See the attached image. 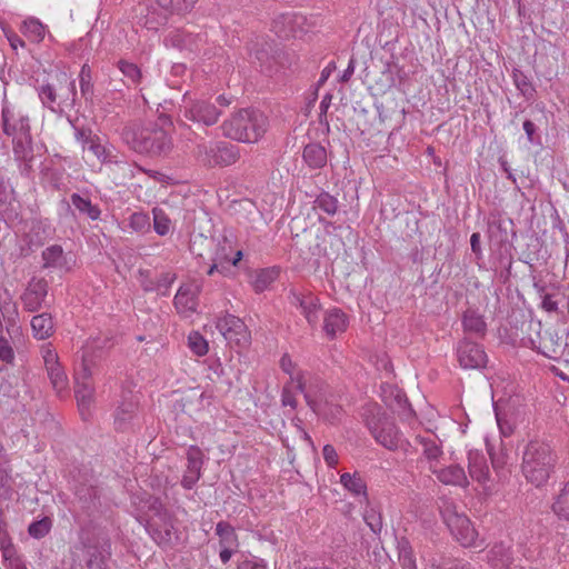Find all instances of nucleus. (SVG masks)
<instances>
[{"label": "nucleus", "instance_id": "obj_1", "mask_svg": "<svg viewBox=\"0 0 569 569\" xmlns=\"http://www.w3.org/2000/svg\"><path fill=\"white\" fill-rule=\"evenodd\" d=\"M120 136L123 143L139 154L166 157L173 148L170 133L157 121L129 123L122 128Z\"/></svg>", "mask_w": 569, "mask_h": 569}, {"label": "nucleus", "instance_id": "obj_2", "mask_svg": "<svg viewBox=\"0 0 569 569\" xmlns=\"http://www.w3.org/2000/svg\"><path fill=\"white\" fill-rule=\"evenodd\" d=\"M198 0H142L133 9L137 24L150 31L164 27L171 16L190 12Z\"/></svg>", "mask_w": 569, "mask_h": 569}, {"label": "nucleus", "instance_id": "obj_3", "mask_svg": "<svg viewBox=\"0 0 569 569\" xmlns=\"http://www.w3.org/2000/svg\"><path fill=\"white\" fill-rule=\"evenodd\" d=\"M268 128V117L254 108L240 109L221 124L224 137L244 143L258 142Z\"/></svg>", "mask_w": 569, "mask_h": 569}, {"label": "nucleus", "instance_id": "obj_4", "mask_svg": "<svg viewBox=\"0 0 569 569\" xmlns=\"http://www.w3.org/2000/svg\"><path fill=\"white\" fill-rule=\"evenodd\" d=\"M70 569H109L111 541L108 536L84 535L71 547Z\"/></svg>", "mask_w": 569, "mask_h": 569}, {"label": "nucleus", "instance_id": "obj_5", "mask_svg": "<svg viewBox=\"0 0 569 569\" xmlns=\"http://www.w3.org/2000/svg\"><path fill=\"white\" fill-rule=\"evenodd\" d=\"M556 460L557 456L548 443L531 440L522 452L521 471L529 482L540 487L549 479Z\"/></svg>", "mask_w": 569, "mask_h": 569}, {"label": "nucleus", "instance_id": "obj_6", "mask_svg": "<svg viewBox=\"0 0 569 569\" xmlns=\"http://www.w3.org/2000/svg\"><path fill=\"white\" fill-rule=\"evenodd\" d=\"M366 426L373 439L383 448L396 451L408 450L410 443L403 438L395 420L380 409L370 411L366 417Z\"/></svg>", "mask_w": 569, "mask_h": 569}, {"label": "nucleus", "instance_id": "obj_7", "mask_svg": "<svg viewBox=\"0 0 569 569\" xmlns=\"http://www.w3.org/2000/svg\"><path fill=\"white\" fill-rule=\"evenodd\" d=\"M250 63L261 73L272 77L288 62V57L281 47L264 38H257L249 47Z\"/></svg>", "mask_w": 569, "mask_h": 569}, {"label": "nucleus", "instance_id": "obj_8", "mask_svg": "<svg viewBox=\"0 0 569 569\" xmlns=\"http://www.w3.org/2000/svg\"><path fill=\"white\" fill-rule=\"evenodd\" d=\"M221 110L207 99H183L182 104L179 107V120L180 127L190 128L188 121L211 127L216 124L221 116Z\"/></svg>", "mask_w": 569, "mask_h": 569}, {"label": "nucleus", "instance_id": "obj_9", "mask_svg": "<svg viewBox=\"0 0 569 569\" xmlns=\"http://www.w3.org/2000/svg\"><path fill=\"white\" fill-rule=\"evenodd\" d=\"M113 426L119 432H134L141 427L139 398L131 391H123L113 413Z\"/></svg>", "mask_w": 569, "mask_h": 569}, {"label": "nucleus", "instance_id": "obj_10", "mask_svg": "<svg viewBox=\"0 0 569 569\" xmlns=\"http://www.w3.org/2000/svg\"><path fill=\"white\" fill-rule=\"evenodd\" d=\"M68 96L58 94L57 88L51 83H44L37 88L42 106L51 112L62 114L66 109H73L77 102L76 80L67 81Z\"/></svg>", "mask_w": 569, "mask_h": 569}, {"label": "nucleus", "instance_id": "obj_11", "mask_svg": "<svg viewBox=\"0 0 569 569\" xmlns=\"http://www.w3.org/2000/svg\"><path fill=\"white\" fill-rule=\"evenodd\" d=\"M216 328L229 345H234L239 348H247L250 345V331L239 317L226 313L218 318Z\"/></svg>", "mask_w": 569, "mask_h": 569}, {"label": "nucleus", "instance_id": "obj_12", "mask_svg": "<svg viewBox=\"0 0 569 569\" xmlns=\"http://www.w3.org/2000/svg\"><path fill=\"white\" fill-rule=\"evenodd\" d=\"M443 519L451 535L461 546L471 547L475 545L478 533L467 516L447 509Z\"/></svg>", "mask_w": 569, "mask_h": 569}, {"label": "nucleus", "instance_id": "obj_13", "mask_svg": "<svg viewBox=\"0 0 569 569\" xmlns=\"http://www.w3.org/2000/svg\"><path fill=\"white\" fill-rule=\"evenodd\" d=\"M456 355L459 366L462 369H482L488 362L483 347L468 338L458 341Z\"/></svg>", "mask_w": 569, "mask_h": 569}, {"label": "nucleus", "instance_id": "obj_14", "mask_svg": "<svg viewBox=\"0 0 569 569\" xmlns=\"http://www.w3.org/2000/svg\"><path fill=\"white\" fill-rule=\"evenodd\" d=\"M1 127L3 133L12 138L31 133L29 116L16 110V108L8 102H3L2 104Z\"/></svg>", "mask_w": 569, "mask_h": 569}, {"label": "nucleus", "instance_id": "obj_15", "mask_svg": "<svg viewBox=\"0 0 569 569\" xmlns=\"http://www.w3.org/2000/svg\"><path fill=\"white\" fill-rule=\"evenodd\" d=\"M74 128V138L78 142H80L83 149H88L91 151L101 162L104 163H117L118 160L116 156L111 153L109 149L100 143V139L98 136L92 134V130L87 127H77L72 124Z\"/></svg>", "mask_w": 569, "mask_h": 569}, {"label": "nucleus", "instance_id": "obj_16", "mask_svg": "<svg viewBox=\"0 0 569 569\" xmlns=\"http://www.w3.org/2000/svg\"><path fill=\"white\" fill-rule=\"evenodd\" d=\"M288 299L291 306L300 309L301 313L311 327L317 326L321 310L318 297L309 291L298 292L291 290Z\"/></svg>", "mask_w": 569, "mask_h": 569}, {"label": "nucleus", "instance_id": "obj_17", "mask_svg": "<svg viewBox=\"0 0 569 569\" xmlns=\"http://www.w3.org/2000/svg\"><path fill=\"white\" fill-rule=\"evenodd\" d=\"M48 288L44 278L33 277L20 297L23 309L28 312L39 311L48 296Z\"/></svg>", "mask_w": 569, "mask_h": 569}, {"label": "nucleus", "instance_id": "obj_18", "mask_svg": "<svg viewBox=\"0 0 569 569\" xmlns=\"http://www.w3.org/2000/svg\"><path fill=\"white\" fill-rule=\"evenodd\" d=\"M144 527L153 541L162 548H171L178 540L172 517L166 520L149 519Z\"/></svg>", "mask_w": 569, "mask_h": 569}, {"label": "nucleus", "instance_id": "obj_19", "mask_svg": "<svg viewBox=\"0 0 569 569\" xmlns=\"http://www.w3.org/2000/svg\"><path fill=\"white\" fill-rule=\"evenodd\" d=\"M200 291L201 287L197 282L181 284L173 299L177 311L187 317L196 312Z\"/></svg>", "mask_w": 569, "mask_h": 569}, {"label": "nucleus", "instance_id": "obj_20", "mask_svg": "<svg viewBox=\"0 0 569 569\" xmlns=\"http://www.w3.org/2000/svg\"><path fill=\"white\" fill-rule=\"evenodd\" d=\"M204 455L197 446H190L187 450V470L181 479V486L190 490L201 478V469Z\"/></svg>", "mask_w": 569, "mask_h": 569}, {"label": "nucleus", "instance_id": "obj_21", "mask_svg": "<svg viewBox=\"0 0 569 569\" xmlns=\"http://www.w3.org/2000/svg\"><path fill=\"white\" fill-rule=\"evenodd\" d=\"M43 360L53 389L58 393H61L68 387V378L59 363L58 355L53 350L48 349L43 356Z\"/></svg>", "mask_w": 569, "mask_h": 569}, {"label": "nucleus", "instance_id": "obj_22", "mask_svg": "<svg viewBox=\"0 0 569 569\" xmlns=\"http://www.w3.org/2000/svg\"><path fill=\"white\" fill-rule=\"evenodd\" d=\"M76 497L80 508L88 515L92 516L99 511L101 507L100 492L93 486H79L76 489Z\"/></svg>", "mask_w": 569, "mask_h": 569}, {"label": "nucleus", "instance_id": "obj_23", "mask_svg": "<svg viewBox=\"0 0 569 569\" xmlns=\"http://www.w3.org/2000/svg\"><path fill=\"white\" fill-rule=\"evenodd\" d=\"M347 327L348 316L342 310L333 308L326 312L323 330L330 339H333L338 333L345 332Z\"/></svg>", "mask_w": 569, "mask_h": 569}, {"label": "nucleus", "instance_id": "obj_24", "mask_svg": "<svg viewBox=\"0 0 569 569\" xmlns=\"http://www.w3.org/2000/svg\"><path fill=\"white\" fill-rule=\"evenodd\" d=\"M510 232L515 236L511 220L492 219L488 222V237L490 242L496 246L508 243Z\"/></svg>", "mask_w": 569, "mask_h": 569}, {"label": "nucleus", "instance_id": "obj_25", "mask_svg": "<svg viewBox=\"0 0 569 569\" xmlns=\"http://www.w3.org/2000/svg\"><path fill=\"white\" fill-rule=\"evenodd\" d=\"M468 470L470 477L483 483L489 479V467L485 455L478 450L468 452Z\"/></svg>", "mask_w": 569, "mask_h": 569}, {"label": "nucleus", "instance_id": "obj_26", "mask_svg": "<svg viewBox=\"0 0 569 569\" xmlns=\"http://www.w3.org/2000/svg\"><path fill=\"white\" fill-rule=\"evenodd\" d=\"M430 471L445 485L466 486L468 483L466 472L459 465H451L442 469H436L431 465Z\"/></svg>", "mask_w": 569, "mask_h": 569}, {"label": "nucleus", "instance_id": "obj_27", "mask_svg": "<svg viewBox=\"0 0 569 569\" xmlns=\"http://www.w3.org/2000/svg\"><path fill=\"white\" fill-rule=\"evenodd\" d=\"M461 322L465 332L480 338L485 337L487 332V323L477 310L470 308L467 309L462 315Z\"/></svg>", "mask_w": 569, "mask_h": 569}, {"label": "nucleus", "instance_id": "obj_28", "mask_svg": "<svg viewBox=\"0 0 569 569\" xmlns=\"http://www.w3.org/2000/svg\"><path fill=\"white\" fill-rule=\"evenodd\" d=\"M32 335L38 340H44L54 332V323L51 313L42 312L31 319Z\"/></svg>", "mask_w": 569, "mask_h": 569}, {"label": "nucleus", "instance_id": "obj_29", "mask_svg": "<svg viewBox=\"0 0 569 569\" xmlns=\"http://www.w3.org/2000/svg\"><path fill=\"white\" fill-rule=\"evenodd\" d=\"M303 161L311 169H321L327 163V151L318 142L308 143L302 152Z\"/></svg>", "mask_w": 569, "mask_h": 569}, {"label": "nucleus", "instance_id": "obj_30", "mask_svg": "<svg viewBox=\"0 0 569 569\" xmlns=\"http://www.w3.org/2000/svg\"><path fill=\"white\" fill-rule=\"evenodd\" d=\"M48 234H46V228L41 221H33L30 231L24 236L27 248H21V254L28 256L36 248L44 244Z\"/></svg>", "mask_w": 569, "mask_h": 569}, {"label": "nucleus", "instance_id": "obj_31", "mask_svg": "<svg viewBox=\"0 0 569 569\" xmlns=\"http://www.w3.org/2000/svg\"><path fill=\"white\" fill-rule=\"evenodd\" d=\"M93 386L91 381L76 382L74 395L82 418L86 420L89 416V409L93 401Z\"/></svg>", "mask_w": 569, "mask_h": 569}, {"label": "nucleus", "instance_id": "obj_32", "mask_svg": "<svg viewBox=\"0 0 569 569\" xmlns=\"http://www.w3.org/2000/svg\"><path fill=\"white\" fill-rule=\"evenodd\" d=\"M41 258L43 261L42 268L44 269H62L67 266L64 251L60 244L47 247L42 251Z\"/></svg>", "mask_w": 569, "mask_h": 569}, {"label": "nucleus", "instance_id": "obj_33", "mask_svg": "<svg viewBox=\"0 0 569 569\" xmlns=\"http://www.w3.org/2000/svg\"><path fill=\"white\" fill-rule=\"evenodd\" d=\"M341 485L356 497H361L363 501L369 503L367 495V485L362 477L358 473H342L340 476Z\"/></svg>", "mask_w": 569, "mask_h": 569}, {"label": "nucleus", "instance_id": "obj_34", "mask_svg": "<svg viewBox=\"0 0 569 569\" xmlns=\"http://www.w3.org/2000/svg\"><path fill=\"white\" fill-rule=\"evenodd\" d=\"M70 201L71 204L78 210L79 214L86 216L92 221L100 218L101 210L98 204L91 202L90 198L73 192L70 196Z\"/></svg>", "mask_w": 569, "mask_h": 569}, {"label": "nucleus", "instance_id": "obj_35", "mask_svg": "<svg viewBox=\"0 0 569 569\" xmlns=\"http://www.w3.org/2000/svg\"><path fill=\"white\" fill-rule=\"evenodd\" d=\"M531 348L537 349L538 352L549 359H556L560 350L559 337L556 333L546 331L540 338L539 346H536L535 340H530Z\"/></svg>", "mask_w": 569, "mask_h": 569}, {"label": "nucleus", "instance_id": "obj_36", "mask_svg": "<svg viewBox=\"0 0 569 569\" xmlns=\"http://www.w3.org/2000/svg\"><path fill=\"white\" fill-rule=\"evenodd\" d=\"M116 67L126 78V81H123L126 87H138L141 83L143 76L138 64L124 59H120L116 62Z\"/></svg>", "mask_w": 569, "mask_h": 569}, {"label": "nucleus", "instance_id": "obj_37", "mask_svg": "<svg viewBox=\"0 0 569 569\" xmlns=\"http://www.w3.org/2000/svg\"><path fill=\"white\" fill-rule=\"evenodd\" d=\"M239 159V149L237 146L229 142L217 143V159L213 163L219 167L233 164Z\"/></svg>", "mask_w": 569, "mask_h": 569}, {"label": "nucleus", "instance_id": "obj_38", "mask_svg": "<svg viewBox=\"0 0 569 569\" xmlns=\"http://www.w3.org/2000/svg\"><path fill=\"white\" fill-rule=\"evenodd\" d=\"M511 77H512L513 84L519 90L520 94L526 100H532L535 98L537 91H536V88L532 84L530 78L527 74H525V72L522 70H520L519 68L512 69Z\"/></svg>", "mask_w": 569, "mask_h": 569}, {"label": "nucleus", "instance_id": "obj_39", "mask_svg": "<svg viewBox=\"0 0 569 569\" xmlns=\"http://www.w3.org/2000/svg\"><path fill=\"white\" fill-rule=\"evenodd\" d=\"M416 442L422 448V456L431 463L442 456V449L437 439L432 437L417 436Z\"/></svg>", "mask_w": 569, "mask_h": 569}, {"label": "nucleus", "instance_id": "obj_40", "mask_svg": "<svg viewBox=\"0 0 569 569\" xmlns=\"http://www.w3.org/2000/svg\"><path fill=\"white\" fill-rule=\"evenodd\" d=\"M21 32L34 43H39L44 39L46 26L37 18H29L23 21Z\"/></svg>", "mask_w": 569, "mask_h": 569}, {"label": "nucleus", "instance_id": "obj_41", "mask_svg": "<svg viewBox=\"0 0 569 569\" xmlns=\"http://www.w3.org/2000/svg\"><path fill=\"white\" fill-rule=\"evenodd\" d=\"M280 270L277 267L261 269L253 279V289L256 292H262L268 289L279 277Z\"/></svg>", "mask_w": 569, "mask_h": 569}, {"label": "nucleus", "instance_id": "obj_42", "mask_svg": "<svg viewBox=\"0 0 569 569\" xmlns=\"http://www.w3.org/2000/svg\"><path fill=\"white\" fill-rule=\"evenodd\" d=\"M216 535L219 537L220 547H239L234 528L227 521H219L216 526Z\"/></svg>", "mask_w": 569, "mask_h": 569}, {"label": "nucleus", "instance_id": "obj_43", "mask_svg": "<svg viewBox=\"0 0 569 569\" xmlns=\"http://www.w3.org/2000/svg\"><path fill=\"white\" fill-rule=\"evenodd\" d=\"M0 213L6 223L14 224L22 221L21 204L17 199L0 203Z\"/></svg>", "mask_w": 569, "mask_h": 569}, {"label": "nucleus", "instance_id": "obj_44", "mask_svg": "<svg viewBox=\"0 0 569 569\" xmlns=\"http://www.w3.org/2000/svg\"><path fill=\"white\" fill-rule=\"evenodd\" d=\"M313 208L332 217L338 212L339 201L329 192L321 191L313 201Z\"/></svg>", "mask_w": 569, "mask_h": 569}, {"label": "nucleus", "instance_id": "obj_45", "mask_svg": "<svg viewBox=\"0 0 569 569\" xmlns=\"http://www.w3.org/2000/svg\"><path fill=\"white\" fill-rule=\"evenodd\" d=\"M552 511L560 519L569 521V481L565 483L552 503Z\"/></svg>", "mask_w": 569, "mask_h": 569}, {"label": "nucleus", "instance_id": "obj_46", "mask_svg": "<svg viewBox=\"0 0 569 569\" xmlns=\"http://www.w3.org/2000/svg\"><path fill=\"white\" fill-rule=\"evenodd\" d=\"M79 86L81 96L86 101H92L93 98V82L91 68L88 63H84L79 72Z\"/></svg>", "mask_w": 569, "mask_h": 569}, {"label": "nucleus", "instance_id": "obj_47", "mask_svg": "<svg viewBox=\"0 0 569 569\" xmlns=\"http://www.w3.org/2000/svg\"><path fill=\"white\" fill-rule=\"evenodd\" d=\"M12 150L14 159L21 156L33 154V139L31 133L12 138Z\"/></svg>", "mask_w": 569, "mask_h": 569}, {"label": "nucleus", "instance_id": "obj_48", "mask_svg": "<svg viewBox=\"0 0 569 569\" xmlns=\"http://www.w3.org/2000/svg\"><path fill=\"white\" fill-rule=\"evenodd\" d=\"M197 159L206 167H217L213 160L217 159V144L208 146L207 143H198L194 148Z\"/></svg>", "mask_w": 569, "mask_h": 569}, {"label": "nucleus", "instance_id": "obj_49", "mask_svg": "<svg viewBox=\"0 0 569 569\" xmlns=\"http://www.w3.org/2000/svg\"><path fill=\"white\" fill-rule=\"evenodd\" d=\"M176 280V274L171 272H162L156 278L152 286H144L146 291H158L161 296H167L171 284Z\"/></svg>", "mask_w": 569, "mask_h": 569}, {"label": "nucleus", "instance_id": "obj_50", "mask_svg": "<svg viewBox=\"0 0 569 569\" xmlns=\"http://www.w3.org/2000/svg\"><path fill=\"white\" fill-rule=\"evenodd\" d=\"M363 520L375 535H380L383 527L382 515L380 511L373 507L368 506L363 512Z\"/></svg>", "mask_w": 569, "mask_h": 569}, {"label": "nucleus", "instance_id": "obj_51", "mask_svg": "<svg viewBox=\"0 0 569 569\" xmlns=\"http://www.w3.org/2000/svg\"><path fill=\"white\" fill-rule=\"evenodd\" d=\"M51 528L52 519L50 517H43L42 519L29 525L28 533L34 539H41L50 532Z\"/></svg>", "mask_w": 569, "mask_h": 569}, {"label": "nucleus", "instance_id": "obj_52", "mask_svg": "<svg viewBox=\"0 0 569 569\" xmlns=\"http://www.w3.org/2000/svg\"><path fill=\"white\" fill-rule=\"evenodd\" d=\"M153 213V228L159 236H166L170 231L171 220L168 214L160 208H154Z\"/></svg>", "mask_w": 569, "mask_h": 569}, {"label": "nucleus", "instance_id": "obj_53", "mask_svg": "<svg viewBox=\"0 0 569 569\" xmlns=\"http://www.w3.org/2000/svg\"><path fill=\"white\" fill-rule=\"evenodd\" d=\"M147 503L148 510L152 512V517L150 519L166 520L171 518V512L164 507L160 498L149 497Z\"/></svg>", "mask_w": 569, "mask_h": 569}, {"label": "nucleus", "instance_id": "obj_54", "mask_svg": "<svg viewBox=\"0 0 569 569\" xmlns=\"http://www.w3.org/2000/svg\"><path fill=\"white\" fill-rule=\"evenodd\" d=\"M188 341L189 348L197 356H204L208 352V342L199 332H191Z\"/></svg>", "mask_w": 569, "mask_h": 569}, {"label": "nucleus", "instance_id": "obj_55", "mask_svg": "<svg viewBox=\"0 0 569 569\" xmlns=\"http://www.w3.org/2000/svg\"><path fill=\"white\" fill-rule=\"evenodd\" d=\"M18 164L20 174L27 179H31L33 174V160L34 153L28 156H21L14 159Z\"/></svg>", "mask_w": 569, "mask_h": 569}, {"label": "nucleus", "instance_id": "obj_56", "mask_svg": "<svg viewBox=\"0 0 569 569\" xmlns=\"http://www.w3.org/2000/svg\"><path fill=\"white\" fill-rule=\"evenodd\" d=\"M0 360L6 363H12L14 360V351L7 338L0 335Z\"/></svg>", "mask_w": 569, "mask_h": 569}, {"label": "nucleus", "instance_id": "obj_57", "mask_svg": "<svg viewBox=\"0 0 569 569\" xmlns=\"http://www.w3.org/2000/svg\"><path fill=\"white\" fill-rule=\"evenodd\" d=\"M297 389L303 393L305 400L307 405L310 407V409L313 412L318 411V402L317 400L311 396L310 391L306 389V383L302 380V378L297 379Z\"/></svg>", "mask_w": 569, "mask_h": 569}, {"label": "nucleus", "instance_id": "obj_58", "mask_svg": "<svg viewBox=\"0 0 569 569\" xmlns=\"http://www.w3.org/2000/svg\"><path fill=\"white\" fill-rule=\"evenodd\" d=\"M130 226L137 231H142L149 226V218L146 213L134 212L130 217Z\"/></svg>", "mask_w": 569, "mask_h": 569}, {"label": "nucleus", "instance_id": "obj_59", "mask_svg": "<svg viewBox=\"0 0 569 569\" xmlns=\"http://www.w3.org/2000/svg\"><path fill=\"white\" fill-rule=\"evenodd\" d=\"M322 456L326 463L333 468L338 463V453L332 445H325L322 448Z\"/></svg>", "mask_w": 569, "mask_h": 569}, {"label": "nucleus", "instance_id": "obj_60", "mask_svg": "<svg viewBox=\"0 0 569 569\" xmlns=\"http://www.w3.org/2000/svg\"><path fill=\"white\" fill-rule=\"evenodd\" d=\"M238 569H267L263 560L256 557L246 558L238 563Z\"/></svg>", "mask_w": 569, "mask_h": 569}, {"label": "nucleus", "instance_id": "obj_61", "mask_svg": "<svg viewBox=\"0 0 569 569\" xmlns=\"http://www.w3.org/2000/svg\"><path fill=\"white\" fill-rule=\"evenodd\" d=\"M91 381V371L88 366L87 359H82L81 368L76 371L74 382Z\"/></svg>", "mask_w": 569, "mask_h": 569}, {"label": "nucleus", "instance_id": "obj_62", "mask_svg": "<svg viewBox=\"0 0 569 569\" xmlns=\"http://www.w3.org/2000/svg\"><path fill=\"white\" fill-rule=\"evenodd\" d=\"M0 309H1L3 318H6L9 322H14V318L10 317L9 315L11 313L12 316H17L18 311H17V306L14 303L11 305L10 299H9V301H3V303L0 305Z\"/></svg>", "mask_w": 569, "mask_h": 569}, {"label": "nucleus", "instance_id": "obj_63", "mask_svg": "<svg viewBox=\"0 0 569 569\" xmlns=\"http://www.w3.org/2000/svg\"><path fill=\"white\" fill-rule=\"evenodd\" d=\"M437 569H470L467 562H462L460 560H443L441 561Z\"/></svg>", "mask_w": 569, "mask_h": 569}, {"label": "nucleus", "instance_id": "obj_64", "mask_svg": "<svg viewBox=\"0 0 569 569\" xmlns=\"http://www.w3.org/2000/svg\"><path fill=\"white\" fill-rule=\"evenodd\" d=\"M281 403L284 407L289 406L292 409H296V407H297L296 397H295L293 392L290 389H288L287 387H284L282 389V392H281Z\"/></svg>", "mask_w": 569, "mask_h": 569}]
</instances>
